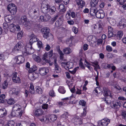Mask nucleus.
I'll list each match as a JSON object with an SVG mask.
<instances>
[{"instance_id":"obj_1","label":"nucleus","mask_w":126,"mask_h":126,"mask_svg":"<svg viewBox=\"0 0 126 126\" xmlns=\"http://www.w3.org/2000/svg\"><path fill=\"white\" fill-rule=\"evenodd\" d=\"M90 14L92 16H95L99 18H102L105 16V14L103 10H97L95 7H91L90 9Z\"/></svg>"},{"instance_id":"obj_2","label":"nucleus","mask_w":126,"mask_h":126,"mask_svg":"<svg viewBox=\"0 0 126 126\" xmlns=\"http://www.w3.org/2000/svg\"><path fill=\"white\" fill-rule=\"evenodd\" d=\"M32 38L30 39V43L29 45H30V47H28V45H27L26 47V50L24 51L25 52H27V50L28 49V48L30 49L29 51L28 52L30 54H32L34 51V49H33L32 47V44L34 42L37 41V39L36 36L34 35L33 34H32L31 35Z\"/></svg>"},{"instance_id":"obj_3","label":"nucleus","mask_w":126,"mask_h":126,"mask_svg":"<svg viewBox=\"0 0 126 126\" xmlns=\"http://www.w3.org/2000/svg\"><path fill=\"white\" fill-rule=\"evenodd\" d=\"M41 32L43 34V37L45 38H47L49 37V35L52 37L53 35L49 33L50 30L47 27H44L41 30Z\"/></svg>"},{"instance_id":"obj_4","label":"nucleus","mask_w":126,"mask_h":126,"mask_svg":"<svg viewBox=\"0 0 126 126\" xmlns=\"http://www.w3.org/2000/svg\"><path fill=\"white\" fill-rule=\"evenodd\" d=\"M8 10L11 15L15 14L17 11V7L15 4L12 3L9 4L7 6Z\"/></svg>"},{"instance_id":"obj_5","label":"nucleus","mask_w":126,"mask_h":126,"mask_svg":"<svg viewBox=\"0 0 126 126\" xmlns=\"http://www.w3.org/2000/svg\"><path fill=\"white\" fill-rule=\"evenodd\" d=\"M49 5L45 1H43L41 4V10L42 13L46 14L48 12V10Z\"/></svg>"},{"instance_id":"obj_6","label":"nucleus","mask_w":126,"mask_h":126,"mask_svg":"<svg viewBox=\"0 0 126 126\" xmlns=\"http://www.w3.org/2000/svg\"><path fill=\"white\" fill-rule=\"evenodd\" d=\"M12 80L14 82L16 83H20L21 82L20 78L16 72L13 74Z\"/></svg>"},{"instance_id":"obj_7","label":"nucleus","mask_w":126,"mask_h":126,"mask_svg":"<svg viewBox=\"0 0 126 126\" xmlns=\"http://www.w3.org/2000/svg\"><path fill=\"white\" fill-rule=\"evenodd\" d=\"M23 43L21 42H19L15 45L14 47V50L16 51H21L22 52L24 51L22 50V48L24 47L25 49V47L23 46Z\"/></svg>"},{"instance_id":"obj_8","label":"nucleus","mask_w":126,"mask_h":126,"mask_svg":"<svg viewBox=\"0 0 126 126\" xmlns=\"http://www.w3.org/2000/svg\"><path fill=\"white\" fill-rule=\"evenodd\" d=\"M110 123V120L107 118H105L98 122L99 126H106Z\"/></svg>"},{"instance_id":"obj_9","label":"nucleus","mask_w":126,"mask_h":126,"mask_svg":"<svg viewBox=\"0 0 126 126\" xmlns=\"http://www.w3.org/2000/svg\"><path fill=\"white\" fill-rule=\"evenodd\" d=\"M39 72L41 75L44 76L48 72L49 69L45 67L39 68Z\"/></svg>"},{"instance_id":"obj_10","label":"nucleus","mask_w":126,"mask_h":126,"mask_svg":"<svg viewBox=\"0 0 126 126\" xmlns=\"http://www.w3.org/2000/svg\"><path fill=\"white\" fill-rule=\"evenodd\" d=\"M14 60L16 61V63L18 64H20L23 63L25 61L24 58L22 56L16 57Z\"/></svg>"},{"instance_id":"obj_11","label":"nucleus","mask_w":126,"mask_h":126,"mask_svg":"<svg viewBox=\"0 0 126 126\" xmlns=\"http://www.w3.org/2000/svg\"><path fill=\"white\" fill-rule=\"evenodd\" d=\"M51 18L50 15L48 14H46L44 16H40V19L42 21L46 22L48 21Z\"/></svg>"},{"instance_id":"obj_12","label":"nucleus","mask_w":126,"mask_h":126,"mask_svg":"<svg viewBox=\"0 0 126 126\" xmlns=\"http://www.w3.org/2000/svg\"><path fill=\"white\" fill-rule=\"evenodd\" d=\"M121 105V103L119 101L117 102L113 101L111 104V107L115 109L119 108Z\"/></svg>"},{"instance_id":"obj_13","label":"nucleus","mask_w":126,"mask_h":126,"mask_svg":"<svg viewBox=\"0 0 126 126\" xmlns=\"http://www.w3.org/2000/svg\"><path fill=\"white\" fill-rule=\"evenodd\" d=\"M62 65H65L64 66L65 68L68 69L72 68L73 67V63L71 62H68L65 63L63 62L62 63Z\"/></svg>"},{"instance_id":"obj_14","label":"nucleus","mask_w":126,"mask_h":126,"mask_svg":"<svg viewBox=\"0 0 126 126\" xmlns=\"http://www.w3.org/2000/svg\"><path fill=\"white\" fill-rule=\"evenodd\" d=\"M19 22L20 24L25 25L27 22L26 16H22L19 20Z\"/></svg>"},{"instance_id":"obj_15","label":"nucleus","mask_w":126,"mask_h":126,"mask_svg":"<svg viewBox=\"0 0 126 126\" xmlns=\"http://www.w3.org/2000/svg\"><path fill=\"white\" fill-rule=\"evenodd\" d=\"M49 58L47 56V54L46 53H45L43 55L42 58V61L41 62V63L43 65H45L46 63L49 62V60L47 59Z\"/></svg>"},{"instance_id":"obj_16","label":"nucleus","mask_w":126,"mask_h":126,"mask_svg":"<svg viewBox=\"0 0 126 126\" xmlns=\"http://www.w3.org/2000/svg\"><path fill=\"white\" fill-rule=\"evenodd\" d=\"M104 91L103 94L105 96H109L110 97H112L111 92L106 87H104L103 88Z\"/></svg>"},{"instance_id":"obj_17","label":"nucleus","mask_w":126,"mask_h":126,"mask_svg":"<svg viewBox=\"0 0 126 126\" xmlns=\"http://www.w3.org/2000/svg\"><path fill=\"white\" fill-rule=\"evenodd\" d=\"M114 87V88L113 91L114 93H118L122 91V89L118 85L115 84Z\"/></svg>"},{"instance_id":"obj_18","label":"nucleus","mask_w":126,"mask_h":126,"mask_svg":"<svg viewBox=\"0 0 126 126\" xmlns=\"http://www.w3.org/2000/svg\"><path fill=\"white\" fill-rule=\"evenodd\" d=\"M43 113V111L41 109H37L34 112V116L38 117L39 116H41Z\"/></svg>"},{"instance_id":"obj_19","label":"nucleus","mask_w":126,"mask_h":126,"mask_svg":"<svg viewBox=\"0 0 126 126\" xmlns=\"http://www.w3.org/2000/svg\"><path fill=\"white\" fill-rule=\"evenodd\" d=\"M119 25L121 29H122L126 26V20L124 19H122L119 23Z\"/></svg>"},{"instance_id":"obj_20","label":"nucleus","mask_w":126,"mask_h":126,"mask_svg":"<svg viewBox=\"0 0 126 126\" xmlns=\"http://www.w3.org/2000/svg\"><path fill=\"white\" fill-rule=\"evenodd\" d=\"M48 10V13H49L50 15H52L55 13L56 8L54 6L50 7L49 6Z\"/></svg>"},{"instance_id":"obj_21","label":"nucleus","mask_w":126,"mask_h":126,"mask_svg":"<svg viewBox=\"0 0 126 126\" xmlns=\"http://www.w3.org/2000/svg\"><path fill=\"white\" fill-rule=\"evenodd\" d=\"M54 62L55 66V72L58 73L60 72L61 69L57 63L56 60L55 59L54 60Z\"/></svg>"},{"instance_id":"obj_22","label":"nucleus","mask_w":126,"mask_h":126,"mask_svg":"<svg viewBox=\"0 0 126 126\" xmlns=\"http://www.w3.org/2000/svg\"><path fill=\"white\" fill-rule=\"evenodd\" d=\"M57 116L55 115H51L49 117V121L51 122H53L57 119Z\"/></svg>"},{"instance_id":"obj_23","label":"nucleus","mask_w":126,"mask_h":126,"mask_svg":"<svg viewBox=\"0 0 126 126\" xmlns=\"http://www.w3.org/2000/svg\"><path fill=\"white\" fill-rule=\"evenodd\" d=\"M7 112L5 109L0 110V117H2L6 116Z\"/></svg>"},{"instance_id":"obj_24","label":"nucleus","mask_w":126,"mask_h":126,"mask_svg":"<svg viewBox=\"0 0 126 126\" xmlns=\"http://www.w3.org/2000/svg\"><path fill=\"white\" fill-rule=\"evenodd\" d=\"M112 97H110L109 98H103V100H104L105 102L108 105L110 104L111 105V104L112 102H111V100L112 99Z\"/></svg>"},{"instance_id":"obj_25","label":"nucleus","mask_w":126,"mask_h":126,"mask_svg":"<svg viewBox=\"0 0 126 126\" xmlns=\"http://www.w3.org/2000/svg\"><path fill=\"white\" fill-rule=\"evenodd\" d=\"M99 2V0H92L91 2V4L92 7H95Z\"/></svg>"},{"instance_id":"obj_26","label":"nucleus","mask_w":126,"mask_h":126,"mask_svg":"<svg viewBox=\"0 0 126 126\" xmlns=\"http://www.w3.org/2000/svg\"><path fill=\"white\" fill-rule=\"evenodd\" d=\"M21 106L18 104H15L14 105L13 107V110L14 111H17L20 110Z\"/></svg>"},{"instance_id":"obj_27","label":"nucleus","mask_w":126,"mask_h":126,"mask_svg":"<svg viewBox=\"0 0 126 126\" xmlns=\"http://www.w3.org/2000/svg\"><path fill=\"white\" fill-rule=\"evenodd\" d=\"M12 19L13 17L11 15L6 16L4 17V19L5 21L8 23L10 22Z\"/></svg>"},{"instance_id":"obj_28","label":"nucleus","mask_w":126,"mask_h":126,"mask_svg":"<svg viewBox=\"0 0 126 126\" xmlns=\"http://www.w3.org/2000/svg\"><path fill=\"white\" fill-rule=\"evenodd\" d=\"M79 8H82L85 4V2L81 0L79 3H77Z\"/></svg>"},{"instance_id":"obj_29","label":"nucleus","mask_w":126,"mask_h":126,"mask_svg":"<svg viewBox=\"0 0 126 126\" xmlns=\"http://www.w3.org/2000/svg\"><path fill=\"white\" fill-rule=\"evenodd\" d=\"M63 51L64 54H68L71 53L72 52V50L70 48L67 47L63 49Z\"/></svg>"},{"instance_id":"obj_30","label":"nucleus","mask_w":126,"mask_h":126,"mask_svg":"<svg viewBox=\"0 0 126 126\" xmlns=\"http://www.w3.org/2000/svg\"><path fill=\"white\" fill-rule=\"evenodd\" d=\"M123 34L122 31H120L117 32V39L118 40H120L122 38Z\"/></svg>"},{"instance_id":"obj_31","label":"nucleus","mask_w":126,"mask_h":126,"mask_svg":"<svg viewBox=\"0 0 126 126\" xmlns=\"http://www.w3.org/2000/svg\"><path fill=\"white\" fill-rule=\"evenodd\" d=\"M7 103L9 105H12L14 104L15 103L14 99L12 98L9 99L7 101Z\"/></svg>"},{"instance_id":"obj_32","label":"nucleus","mask_w":126,"mask_h":126,"mask_svg":"<svg viewBox=\"0 0 126 126\" xmlns=\"http://www.w3.org/2000/svg\"><path fill=\"white\" fill-rule=\"evenodd\" d=\"M62 21L60 19L57 20L55 23L56 27H60L62 24Z\"/></svg>"},{"instance_id":"obj_33","label":"nucleus","mask_w":126,"mask_h":126,"mask_svg":"<svg viewBox=\"0 0 126 126\" xmlns=\"http://www.w3.org/2000/svg\"><path fill=\"white\" fill-rule=\"evenodd\" d=\"M3 28L6 33L7 32L8 30V25L6 23H4L3 24Z\"/></svg>"},{"instance_id":"obj_34","label":"nucleus","mask_w":126,"mask_h":126,"mask_svg":"<svg viewBox=\"0 0 126 126\" xmlns=\"http://www.w3.org/2000/svg\"><path fill=\"white\" fill-rule=\"evenodd\" d=\"M36 89V92L39 94H42L43 92V91L41 88L39 86H37L35 88Z\"/></svg>"},{"instance_id":"obj_35","label":"nucleus","mask_w":126,"mask_h":126,"mask_svg":"<svg viewBox=\"0 0 126 126\" xmlns=\"http://www.w3.org/2000/svg\"><path fill=\"white\" fill-rule=\"evenodd\" d=\"M8 85V83L7 81H5L3 83L2 85L1 86L2 88L5 89H6Z\"/></svg>"},{"instance_id":"obj_36","label":"nucleus","mask_w":126,"mask_h":126,"mask_svg":"<svg viewBox=\"0 0 126 126\" xmlns=\"http://www.w3.org/2000/svg\"><path fill=\"white\" fill-rule=\"evenodd\" d=\"M29 92L30 93L32 94H33L35 92L33 85L32 84L30 85Z\"/></svg>"},{"instance_id":"obj_37","label":"nucleus","mask_w":126,"mask_h":126,"mask_svg":"<svg viewBox=\"0 0 126 126\" xmlns=\"http://www.w3.org/2000/svg\"><path fill=\"white\" fill-rule=\"evenodd\" d=\"M58 91L60 93L62 94H64L66 92V91L64 90L63 87L62 86H60L59 87Z\"/></svg>"},{"instance_id":"obj_38","label":"nucleus","mask_w":126,"mask_h":126,"mask_svg":"<svg viewBox=\"0 0 126 126\" xmlns=\"http://www.w3.org/2000/svg\"><path fill=\"white\" fill-rule=\"evenodd\" d=\"M33 57L35 60L37 62L39 63L41 62V59L39 57L34 55H33Z\"/></svg>"},{"instance_id":"obj_39","label":"nucleus","mask_w":126,"mask_h":126,"mask_svg":"<svg viewBox=\"0 0 126 126\" xmlns=\"http://www.w3.org/2000/svg\"><path fill=\"white\" fill-rule=\"evenodd\" d=\"M16 26L14 24H11L10 25V29L11 32H14L15 31L16 28Z\"/></svg>"},{"instance_id":"obj_40","label":"nucleus","mask_w":126,"mask_h":126,"mask_svg":"<svg viewBox=\"0 0 126 126\" xmlns=\"http://www.w3.org/2000/svg\"><path fill=\"white\" fill-rule=\"evenodd\" d=\"M59 8L61 10L60 11L63 12L65 11L66 9L65 8L64 5L63 4H61L59 6Z\"/></svg>"},{"instance_id":"obj_41","label":"nucleus","mask_w":126,"mask_h":126,"mask_svg":"<svg viewBox=\"0 0 126 126\" xmlns=\"http://www.w3.org/2000/svg\"><path fill=\"white\" fill-rule=\"evenodd\" d=\"M12 94L15 95H17L19 94V92L17 90H16V88H13L12 90Z\"/></svg>"},{"instance_id":"obj_42","label":"nucleus","mask_w":126,"mask_h":126,"mask_svg":"<svg viewBox=\"0 0 126 126\" xmlns=\"http://www.w3.org/2000/svg\"><path fill=\"white\" fill-rule=\"evenodd\" d=\"M23 34V33L22 31L19 32L17 34V38L18 40L20 39L22 35Z\"/></svg>"},{"instance_id":"obj_43","label":"nucleus","mask_w":126,"mask_h":126,"mask_svg":"<svg viewBox=\"0 0 126 126\" xmlns=\"http://www.w3.org/2000/svg\"><path fill=\"white\" fill-rule=\"evenodd\" d=\"M58 53L60 56V58L61 59H62L63 58L64 54L63 52L59 49L58 51Z\"/></svg>"},{"instance_id":"obj_44","label":"nucleus","mask_w":126,"mask_h":126,"mask_svg":"<svg viewBox=\"0 0 126 126\" xmlns=\"http://www.w3.org/2000/svg\"><path fill=\"white\" fill-rule=\"evenodd\" d=\"M121 115L122 116V118L125 120L126 119V111L125 110L122 111Z\"/></svg>"},{"instance_id":"obj_45","label":"nucleus","mask_w":126,"mask_h":126,"mask_svg":"<svg viewBox=\"0 0 126 126\" xmlns=\"http://www.w3.org/2000/svg\"><path fill=\"white\" fill-rule=\"evenodd\" d=\"M79 104L80 105L84 106L86 105V103L83 100H81L79 102Z\"/></svg>"},{"instance_id":"obj_46","label":"nucleus","mask_w":126,"mask_h":126,"mask_svg":"<svg viewBox=\"0 0 126 126\" xmlns=\"http://www.w3.org/2000/svg\"><path fill=\"white\" fill-rule=\"evenodd\" d=\"M106 50L110 52L112 51V49L111 46L109 45H108L106 47Z\"/></svg>"},{"instance_id":"obj_47","label":"nucleus","mask_w":126,"mask_h":126,"mask_svg":"<svg viewBox=\"0 0 126 126\" xmlns=\"http://www.w3.org/2000/svg\"><path fill=\"white\" fill-rule=\"evenodd\" d=\"M117 0L119 2V4L122 5L125 4L126 2V0Z\"/></svg>"},{"instance_id":"obj_48","label":"nucleus","mask_w":126,"mask_h":126,"mask_svg":"<svg viewBox=\"0 0 126 126\" xmlns=\"http://www.w3.org/2000/svg\"><path fill=\"white\" fill-rule=\"evenodd\" d=\"M58 17V16H56L53 18H52L51 20V22L53 23L57 20Z\"/></svg>"},{"instance_id":"obj_49","label":"nucleus","mask_w":126,"mask_h":126,"mask_svg":"<svg viewBox=\"0 0 126 126\" xmlns=\"http://www.w3.org/2000/svg\"><path fill=\"white\" fill-rule=\"evenodd\" d=\"M112 65V63L110 64H107L105 65L104 66V68L106 69H110L111 68V66Z\"/></svg>"},{"instance_id":"obj_50","label":"nucleus","mask_w":126,"mask_h":126,"mask_svg":"<svg viewBox=\"0 0 126 126\" xmlns=\"http://www.w3.org/2000/svg\"><path fill=\"white\" fill-rule=\"evenodd\" d=\"M81 59H80L79 61V66L82 69H85V67L84 66L83 64L81 61Z\"/></svg>"},{"instance_id":"obj_51","label":"nucleus","mask_w":126,"mask_h":126,"mask_svg":"<svg viewBox=\"0 0 126 126\" xmlns=\"http://www.w3.org/2000/svg\"><path fill=\"white\" fill-rule=\"evenodd\" d=\"M37 45H38V47L39 48H43L44 47L42 45V43L41 41H39L38 42Z\"/></svg>"},{"instance_id":"obj_52","label":"nucleus","mask_w":126,"mask_h":126,"mask_svg":"<svg viewBox=\"0 0 126 126\" xmlns=\"http://www.w3.org/2000/svg\"><path fill=\"white\" fill-rule=\"evenodd\" d=\"M49 94L50 96L52 97H54L55 96L54 91L52 90L50 91L49 92Z\"/></svg>"},{"instance_id":"obj_53","label":"nucleus","mask_w":126,"mask_h":126,"mask_svg":"<svg viewBox=\"0 0 126 126\" xmlns=\"http://www.w3.org/2000/svg\"><path fill=\"white\" fill-rule=\"evenodd\" d=\"M79 68V67H76L75 68H74V69L72 71L69 70V71L71 73L74 74L75 73L77 70Z\"/></svg>"},{"instance_id":"obj_54","label":"nucleus","mask_w":126,"mask_h":126,"mask_svg":"<svg viewBox=\"0 0 126 126\" xmlns=\"http://www.w3.org/2000/svg\"><path fill=\"white\" fill-rule=\"evenodd\" d=\"M7 124L8 126H14L15 123L12 121H10L8 122Z\"/></svg>"},{"instance_id":"obj_55","label":"nucleus","mask_w":126,"mask_h":126,"mask_svg":"<svg viewBox=\"0 0 126 126\" xmlns=\"http://www.w3.org/2000/svg\"><path fill=\"white\" fill-rule=\"evenodd\" d=\"M5 53L0 54V59L4 60L5 58Z\"/></svg>"},{"instance_id":"obj_56","label":"nucleus","mask_w":126,"mask_h":126,"mask_svg":"<svg viewBox=\"0 0 126 126\" xmlns=\"http://www.w3.org/2000/svg\"><path fill=\"white\" fill-rule=\"evenodd\" d=\"M77 120V121L76 122H78L79 124L82 123V120L77 118V116L74 118V120Z\"/></svg>"},{"instance_id":"obj_57","label":"nucleus","mask_w":126,"mask_h":126,"mask_svg":"<svg viewBox=\"0 0 126 126\" xmlns=\"http://www.w3.org/2000/svg\"><path fill=\"white\" fill-rule=\"evenodd\" d=\"M69 116V114L68 112H65L64 114L62 115V117H65L66 118L68 117Z\"/></svg>"},{"instance_id":"obj_58","label":"nucleus","mask_w":126,"mask_h":126,"mask_svg":"<svg viewBox=\"0 0 126 126\" xmlns=\"http://www.w3.org/2000/svg\"><path fill=\"white\" fill-rule=\"evenodd\" d=\"M5 95L4 94H2L0 95V100L3 101L5 98Z\"/></svg>"},{"instance_id":"obj_59","label":"nucleus","mask_w":126,"mask_h":126,"mask_svg":"<svg viewBox=\"0 0 126 126\" xmlns=\"http://www.w3.org/2000/svg\"><path fill=\"white\" fill-rule=\"evenodd\" d=\"M52 52V50H51L49 51L48 53H47L49 58L51 57L53 55Z\"/></svg>"},{"instance_id":"obj_60","label":"nucleus","mask_w":126,"mask_h":126,"mask_svg":"<svg viewBox=\"0 0 126 126\" xmlns=\"http://www.w3.org/2000/svg\"><path fill=\"white\" fill-rule=\"evenodd\" d=\"M29 78L31 80H33L35 79V78L34 75L32 73L29 76Z\"/></svg>"},{"instance_id":"obj_61","label":"nucleus","mask_w":126,"mask_h":126,"mask_svg":"<svg viewBox=\"0 0 126 126\" xmlns=\"http://www.w3.org/2000/svg\"><path fill=\"white\" fill-rule=\"evenodd\" d=\"M73 31L75 34L77 33L78 32V30L77 28H76L75 27H73L72 28Z\"/></svg>"},{"instance_id":"obj_62","label":"nucleus","mask_w":126,"mask_h":126,"mask_svg":"<svg viewBox=\"0 0 126 126\" xmlns=\"http://www.w3.org/2000/svg\"><path fill=\"white\" fill-rule=\"evenodd\" d=\"M70 13H68L66 15V17L67 20L70 19Z\"/></svg>"},{"instance_id":"obj_63","label":"nucleus","mask_w":126,"mask_h":126,"mask_svg":"<svg viewBox=\"0 0 126 126\" xmlns=\"http://www.w3.org/2000/svg\"><path fill=\"white\" fill-rule=\"evenodd\" d=\"M33 68H31L30 69L31 70H32V71L31 72H34L37 69V67H36L35 65L33 66Z\"/></svg>"},{"instance_id":"obj_64","label":"nucleus","mask_w":126,"mask_h":126,"mask_svg":"<svg viewBox=\"0 0 126 126\" xmlns=\"http://www.w3.org/2000/svg\"><path fill=\"white\" fill-rule=\"evenodd\" d=\"M48 106V104H44L42 106V108L44 109H47V108Z\"/></svg>"}]
</instances>
